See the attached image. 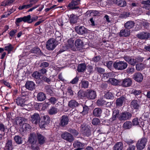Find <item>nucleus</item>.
Segmentation results:
<instances>
[{"label": "nucleus", "instance_id": "obj_59", "mask_svg": "<svg viewBox=\"0 0 150 150\" xmlns=\"http://www.w3.org/2000/svg\"><path fill=\"white\" fill-rule=\"evenodd\" d=\"M134 68L132 67H129L127 69V72L128 73H133L134 71Z\"/></svg>", "mask_w": 150, "mask_h": 150}, {"label": "nucleus", "instance_id": "obj_18", "mask_svg": "<svg viewBox=\"0 0 150 150\" xmlns=\"http://www.w3.org/2000/svg\"><path fill=\"white\" fill-rule=\"evenodd\" d=\"M37 136L38 142L39 144L42 145L45 143L46 139L44 136L40 133H38L37 134Z\"/></svg>", "mask_w": 150, "mask_h": 150}, {"label": "nucleus", "instance_id": "obj_33", "mask_svg": "<svg viewBox=\"0 0 150 150\" xmlns=\"http://www.w3.org/2000/svg\"><path fill=\"white\" fill-rule=\"evenodd\" d=\"M83 134L87 137L89 136L91 134L90 129L87 127H84L82 128Z\"/></svg>", "mask_w": 150, "mask_h": 150}, {"label": "nucleus", "instance_id": "obj_14", "mask_svg": "<svg viewBox=\"0 0 150 150\" xmlns=\"http://www.w3.org/2000/svg\"><path fill=\"white\" fill-rule=\"evenodd\" d=\"M150 34L147 32H142L138 34L137 37L142 40L147 39L150 38Z\"/></svg>", "mask_w": 150, "mask_h": 150}, {"label": "nucleus", "instance_id": "obj_49", "mask_svg": "<svg viewBox=\"0 0 150 150\" xmlns=\"http://www.w3.org/2000/svg\"><path fill=\"white\" fill-rule=\"evenodd\" d=\"M23 17V21L24 22H27L28 23H30V18H31V16L30 15L27 16H24Z\"/></svg>", "mask_w": 150, "mask_h": 150}, {"label": "nucleus", "instance_id": "obj_62", "mask_svg": "<svg viewBox=\"0 0 150 150\" xmlns=\"http://www.w3.org/2000/svg\"><path fill=\"white\" fill-rule=\"evenodd\" d=\"M79 80V78L77 77H76L74 78L71 81V83L72 84H76L78 82Z\"/></svg>", "mask_w": 150, "mask_h": 150}, {"label": "nucleus", "instance_id": "obj_3", "mask_svg": "<svg viewBox=\"0 0 150 150\" xmlns=\"http://www.w3.org/2000/svg\"><path fill=\"white\" fill-rule=\"evenodd\" d=\"M147 142V138L146 137H143L139 139L137 142L136 146L137 149L141 150L145 147Z\"/></svg>", "mask_w": 150, "mask_h": 150}, {"label": "nucleus", "instance_id": "obj_22", "mask_svg": "<svg viewBox=\"0 0 150 150\" xmlns=\"http://www.w3.org/2000/svg\"><path fill=\"white\" fill-rule=\"evenodd\" d=\"M80 104L77 102L76 100H72L70 101L69 102V106L72 108H74L78 107Z\"/></svg>", "mask_w": 150, "mask_h": 150}, {"label": "nucleus", "instance_id": "obj_13", "mask_svg": "<svg viewBox=\"0 0 150 150\" xmlns=\"http://www.w3.org/2000/svg\"><path fill=\"white\" fill-rule=\"evenodd\" d=\"M127 100L126 97L125 96H122L117 99L116 101V105L117 106L120 107L122 105L124 102Z\"/></svg>", "mask_w": 150, "mask_h": 150}, {"label": "nucleus", "instance_id": "obj_9", "mask_svg": "<svg viewBox=\"0 0 150 150\" xmlns=\"http://www.w3.org/2000/svg\"><path fill=\"white\" fill-rule=\"evenodd\" d=\"M120 85L123 87H128L131 86L132 83V80L129 78H125L120 82Z\"/></svg>", "mask_w": 150, "mask_h": 150}, {"label": "nucleus", "instance_id": "obj_54", "mask_svg": "<svg viewBox=\"0 0 150 150\" xmlns=\"http://www.w3.org/2000/svg\"><path fill=\"white\" fill-rule=\"evenodd\" d=\"M83 110L81 113L83 115H85L87 114L88 113V111L89 110V108L86 105L83 106Z\"/></svg>", "mask_w": 150, "mask_h": 150}, {"label": "nucleus", "instance_id": "obj_63", "mask_svg": "<svg viewBox=\"0 0 150 150\" xmlns=\"http://www.w3.org/2000/svg\"><path fill=\"white\" fill-rule=\"evenodd\" d=\"M112 64V61H109L106 63V66L109 69H111Z\"/></svg>", "mask_w": 150, "mask_h": 150}, {"label": "nucleus", "instance_id": "obj_53", "mask_svg": "<svg viewBox=\"0 0 150 150\" xmlns=\"http://www.w3.org/2000/svg\"><path fill=\"white\" fill-rule=\"evenodd\" d=\"M22 128L24 130H30L31 128V127L28 123H24L23 125Z\"/></svg>", "mask_w": 150, "mask_h": 150}, {"label": "nucleus", "instance_id": "obj_27", "mask_svg": "<svg viewBox=\"0 0 150 150\" xmlns=\"http://www.w3.org/2000/svg\"><path fill=\"white\" fill-rule=\"evenodd\" d=\"M130 33L129 31L127 29L121 30L120 32V36L127 37L128 36Z\"/></svg>", "mask_w": 150, "mask_h": 150}, {"label": "nucleus", "instance_id": "obj_48", "mask_svg": "<svg viewBox=\"0 0 150 150\" xmlns=\"http://www.w3.org/2000/svg\"><path fill=\"white\" fill-rule=\"evenodd\" d=\"M33 5V4L32 3H30V4L28 5H24L20 6L18 8L19 10H22L24 8L27 9L32 7Z\"/></svg>", "mask_w": 150, "mask_h": 150}, {"label": "nucleus", "instance_id": "obj_17", "mask_svg": "<svg viewBox=\"0 0 150 150\" xmlns=\"http://www.w3.org/2000/svg\"><path fill=\"white\" fill-rule=\"evenodd\" d=\"M35 85L34 83L31 81H27L25 85L26 88L30 91L33 90L35 89Z\"/></svg>", "mask_w": 150, "mask_h": 150}, {"label": "nucleus", "instance_id": "obj_16", "mask_svg": "<svg viewBox=\"0 0 150 150\" xmlns=\"http://www.w3.org/2000/svg\"><path fill=\"white\" fill-rule=\"evenodd\" d=\"M124 59L129 64L132 65H134L136 63V59L132 58L131 57L126 56L124 57Z\"/></svg>", "mask_w": 150, "mask_h": 150}, {"label": "nucleus", "instance_id": "obj_8", "mask_svg": "<svg viewBox=\"0 0 150 150\" xmlns=\"http://www.w3.org/2000/svg\"><path fill=\"white\" fill-rule=\"evenodd\" d=\"M132 116V115L130 113L125 112L120 114L119 119L121 121H125L129 119Z\"/></svg>", "mask_w": 150, "mask_h": 150}, {"label": "nucleus", "instance_id": "obj_40", "mask_svg": "<svg viewBox=\"0 0 150 150\" xmlns=\"http://www.w3.org/2000/svg\"><path fill=\"white\" fill-rule=\"evenodd\" d=\"M5 130V128L3 125L0 124V140L1 139L2 137L4 134Z\"/></svg>", "mask_w": 150, "mask_h": 150}, {"label": "nucleus", "instance_id": "obj_52", "mask_svg": "<svg viewBox=\"0 0 150 150\" xmlns=\"http://www.w3.org/2000/svg\"><path fill=\"white\" fill-rule=\"evenodd\" d=\"M100 120L99 119L97 118H94L92 122V124L95 125H99L100 124Z\"/></svg>", "mask_w": 150, "mask_h": 150}, {"label": "nucleus", "instance_id": "obj_42", "mask_svg": "<svg viewBox=\"0 0 150 150\" xmlns=\"http://www.w3.org/2000/svg\"><path fill=\"white\" fill-rule=\"evenodd\" d=\"M104 97L107 99H113L114 98V95L112 93L108 92L105 94Z\"/></svg>", "mask_w": 150, "mask_h": 150}, {"label": "nucleus", "instance_id": "obj_64", "mask_svg": "<svg viewBox=\"0 0 150 150\" xmlns=\"http://www.w3.org/2000/svg\"><path fill=\"white\" fill-rule=\"evenodd\" d=\"M67 90L68 93H69L70 95L73 96L74 95L73 91L72 90L71 87H68Z\"/></svg>", "mask_w": 150, "mask_h": 150}, {"label": "nucleus", "instance_id": "obj_45", "mask_svg": "<svg viewBox=\"0 0 150 150\" xmlns=\"http://www.w3.org/2000/svg\"><path fill=\"white\" fill-rule=\"evenodd\" d=\"M45 123V124H47V125L50 123V119L49 117L47 115L44 116H43V118L41 119Z\"/></svg>", "mask_w": 150, "mask_h": 150}, {"label": "nucleus", "instance_id": "obj_34", "mask_svg": "<svg viewBox=\"0 0 150 150\" xmlns=\"http://www.w3.org/2000/svg\"><path fill=\"white\" fill-rule=\"evenodd\" d=\"M119 115V111L118 110H115L112 113V117L111 118L112 121L115 120L118 117Z\"/></svg>", "mask_w": 150, "mask_h": 150}, {"label": "nucleus", "instance_id": "obj_37", "mask_svg": "<svg viewBox=\"0 0 150 150\" xmlns=\"http://www.w3.org/2000/svg\"><path fill=\"white\" fill-rule=\"evenodd\" d=\"M95 71L98 74H103L105 72V69L103 68L96 67L95 68Z\"/></svg>", "mask_w": 150, "mask_h": 150}, {"label": "nucleus", "instance_id": "obj_32", "mask_svg": "<svg viewBox=\"0 0 150 150\" xmlns=\"http://www.w3.org/2000/svg\"><path fill=\"white\" fill-rule=\"evenodd\" d=\"M131 106L134 109H138L139 105L138 103V101L136 100H133L131 103Z\"/></svg>", "mask_w": 150, "mask_h": 150}, {"label": "nucleus", "instance_id": "obj_35", "mask_svg": "<svg viewBox=\"0 0 150 150\" xmlns=\"http://www.w3.org/2000/svg\"><path fill=\"white\" fill-rule=\"evenodd\" d=\"M108 81L110 83L113 85L116 86L117 85H120V81L115 79L113 78H110Z\"/></svg>", "mask_w": 150, "mask_h": 150}, {"label": "nucleus", "instance_id": "obj_46", "mask_svg": "<svg viewBox=\"0 0 150 150\" xmlns=\"http://www.w3.org/2000/svg\"><path fill=\"white\" fill-rule=\"evenodd\" d=\"M81 86L84 88H87L88 86V82L87 81H83L81 82Z\"/></svg>", "mask_w": 150, "mask_h": 150}, {"label": "nucleus", "instance_id": "obj_12", "mask_svg": "<svg viewBox=\"0 0 150 150\" xmlns=\"http://www.w3.org/2000/svg\"><path fill=\"white\" fill-rule=\"evenodd\" d=\"M69 121V119L67 116L66 115L62 116L60 119L59 125L62 127L67 125Z\"/></svg>", "mask_w": 150, "mask_h": 150}, {"label": "nucleus", "instance_id": "obj_41", "mask_svg": "<svg viewBox=\"0 0 150 150\" xmlns=\"http://www.w3.org/2000/svg\"><path fill=\"white\" fill-rule=\"evenodd\" d=\"M14 139L17 144H21L22 143V138L19 136H16L14 138Z\"/></svg>", "mask_w": 150, "mask_h": 150}, {"label": "nucleus", "instance_id": "obj_31", "mask_svg": "<svg viewBox=\"0 0 150 150\" xmlns=\"http://www.w3.org/2000/svg\"><path fill=\"white\" fill-rule=\"evenodd\" d=\"M123 126L125 129H129L132 127V124L131 121H127L124 123Z\"/></svg>", "mask_w": 150, "mask_h": 150}, {"label": "nucleus", "instance_id": "obj_4", "mask_svg": "<svg viewBox=\"0 0 150 150\" xmlns=\"http://www.w3.org/2000/svg\"><path fill=\"white\" fill-rule=\"evenodd\" d=\"M57 45L55 39L53 38L49 39L46 43V48L49 50H53Z\"/></svg>", "mask_w": 150, "mask_h": 150}, {"label": "nucleus", "instance_id": "obj_36", "mask_svg": "<svg viewBox=\"0 0 150 150\" xmlns=\"http://www.w3.org/2000/svg\"><path fill=\"white\" fill-rule=\"evenodd\" d=\"M134 23L133 21H129L127 22L125 25V27L127 29H129L133 27L134 25Z\"/></svg>", "mask_w": 150, "mask_h": 150}, {"label": "nucleus", "instance_id": "obj_24", "mask_svg": "<svg viewBox=\"0 0 150 150\" xmlns=\"http://www.w3.org/2000/svg\"><path fill=\"white\" fill-rule=\"evenodd\" d=\"M38 100L40 101L44 100L46 98V96L45 94L42 92L39 93L37 95Z\"/></svg>", "mask_w": 150, "mask_h": 150}, {"label": "nucleus", "instance_id": "obj_28", "mask_svg": "<svg viewBox=\"0 0 150 150\" xmlns=\"http://www.w3.org/2000/svg\"><path fill=\"white\" fill-rule=\"evenodd\" d=\"M86 68V66L85 64H81L78 66L77 71L79 72H83L85 70Z\"/></svg>", "mask_w": 150, "mask_h": 150}, {"label": "nucleus", "instance_id": "obj_57", "mask_svg": "<svg viewBox=\"0 0 150 150\" xmlns=\"http://www.w3.org/2000/svg\"><path fill=\"white\" fill-rule=\"evenodd\" d=\"M49 63L47 62H41L40 65V67H46L49 66Z\"/></svg>", "mask_w": 150, "mask_h": 150}, {"label": "nucleus", "instance_id": "obj_47", "mask_svg": "<svg viewBox=\"0 0 150 150\" xmlns=\"http://www.w3.org/2000/svg\"><path fill=\"white\" fill-rule=\"evenodd\" d=\"M75 45L77 47H81L83 45V42L80 39H78L76 40Z\"/></svg>", "mask_w": 150, "mask_h": 150}, {"label": "nucleus", "instance_id": "obj_15", "mask_svg": "<svg viewBox=\"0 0 150 150\" xmlns=\"http://www.w3.org/2000/svg\"><path fill=\"white\" fill-rule=\"evenodd\" d=\"M134 79L136 81L140 82L143 80V77L142 74L140 73H135L133 76Z\"/></svg>", "mask_w": 150, "mask_h": 150}, {"label": "nucleus", "instance_id": "obj_39", "mask_svg": "<svg viewBox=\"0 0 150 150\" xmlns=\"http://www.w3.org/2000/svg\"><path fill=\"white\" fill-rule=\"evenodd\" d=\"M31 52L33 53L36 54H39L41 52L40 48L38 47H34L30 51Z\"/></svg>", "mask_w": 150, "mask_h": 150}, {"label": "nucleus", "instance_id": "obj_38", "mask_svg": "<svg viewBox=\"0 0 150 150\" xmlns=\"http://www.w3.org/2000/svg\"><path fill=\"white\" fill-rule=\"evenodd\" d=\"M97 104L99 106H102L105 105H106L107 102L103 99L98 100L97 101Z\"/></svg>", "mask_w": 150, "mask_h": 150}, {"label": "nucleus", "instance_id": "obj_25", "mask_svg": "<svg viewBox=\"0 0 150 150\" xmlns=\"http://www.w3.org/2000/svg\"><path fill=\"white\" fill-rule=\"evenodd\" d=\"M74 45V40L72 38L69 39L67 41V45L66 46L67 49L71 48L73 47Z\"/></svg>", "mask_w": 150, "mask_h": 150}, {"label": "nucleus", "instance_id": "obj_7", "mask_svg": "<svg viewBox=\"0 0 150 150\" xmlns=\"http://www.w3.org/2000/svg\"><path fill=\"white\" fill-rule=\"evenodd\" d=\"M40 116L38 113H34L31 115L30 120L33 124L35 125L38 124L40 122Z\"/></svg>", "mask_w": 150, "mask_h": 150}, {"label": "nucleus", "instance_id": "obj_1", "mask_svg": "<svg viewBox=\"0 0 150 150\" xmlns=\"http://www.w3.org/2000/svg\"><path fill=\"white\" fill-rule=\"evenodd\" d=\"M37 137L34 133H30L28 137V142L31 144V147L34 150H39V147L37 143Z\"/></svg>", "mask_w": 150, "mask_h": 150}, {"label": "nucleus", "instance_id": "obj_6", "mask_svg": "<svg viewBox=\"0 0 150 150\" xmlns=\"http://www.w3.org/2000/svg\"><path fill=\"white\" fill-rule=\"evenodd\" d=\"M80 0H72L67 6L69 10H75L78 9L79 7L77 6L80 3Z\"/></svg>", "mask_w": 150, "mask_h": 150}, {"label": "nucleus", "instance_id": "obj_2", "mask_svg": "<svg viewBox=\"0 0 150 150\" xmlns=\"http://www.w3.org/2000/svg\"><path fill=\"white\" fill-rule=\"evenodd\" d=\"M127 64L124 61L115 62L113 64L114 67L117 70H122L125 69L127 66Z\"/></svg>", "mask_w": 150, "mask_h": 150}, {"label": "nucleus", "instance_id": "obj_44", "mask_svg": "<svg viewBox=\"0 0 150 150\" xmlns=\"http://www.w3.org/2000/svg\"><path fill=\"white\" fill-rule=\"evenodd\" d=\"M45 123V124H47V125L50 123V119L49 117L47 115L44 116H43V118L41 119Z\"/></svg>", "mask_w": 150, "mask_h": 150}, {"label": "nucleus", "instance_id": "obj_11", "mask_svg": "<svg viewBox=\"0 0 150 150\" xmlns=\"http://www.w3.org/2000/svg\"><path fill=\"white\" fill-rule=\"evenodd\" d=\"M26 98V97L24 96L18 97L16 101L17 105L23 107L26 105L25 102Z\"/></svg>", "mask_w": 150, "mask_h": 150}, {"label": "nucleus", "instance_id": "obj_20", "mask_svg": "<svg viewBox=\"0 0 150 150\" xmlns=\"http://www.w3.org/2000/svg\"><path fill=\"white\" fill-rule=\"evenodd\" d=\"M113 3L120 7H124L126 6V2L125 0H113Z\"/></svg>", "mask_w": 150, "mask_h": 150}, {"label": "nucleus", "instance_id": "obj_58", "mask_svg": "<svg viewBox=\"0 0 150 150\" xmlns=\"http://www.w3.org/2000/svg\"><path fill=\"white\" fill-rule=\"evenodd\" d=\"M132 122L133 125H139V122L137 118H134L132 120Z\"/></svg>", "mask_w": 150, "mask_h": 150}, {"label": "nucleus", "instance_id": "obj_26", "mask_svg": "<svg viewBox=\"0 0 150 150\" xmlns=\"http://www.w3.org/2000/svg\"><path fill=\"white\" fill-rule=\"evenodd\" d=\"M73 145L74 148H83L85 146L84 143H82L78 141H75L73 144Z\"/></svg>", "mask_w": 150, "mask_h": 150}, {"label": "nucleus", "instance_id": "obj_43", "mask_svg": "<svg viewBox=\"0 0 150 150\" xmlns=\"http://www.w3.org/2000/svg\"><path fill=\"white\" fill-rule=\"evenodd\" d=\"M145 67L144 64L142 63L138 64L136 65V69L138 71L143 70Z\"/></svg>", "mask_w": 150, "mask_h": 150}, {"label": "nucleus", "instance_id": "obj_56", "mask_svg": "<svg viewBox=\"0 0 150 150\" xmlns=\"http://www.w3.org/2000/svg\"><path fill=\"white\" fill-rule=\"evenodd\" d=\"M38 123L40 127L42 129L45 128L46 126L47 125V124H45V123L44 122L42 121V120H41V121H40Z\"/></svg>", "mask_w": 150, "mask_h": 150}, {"label": "nucleus", "instance_id": "obj_23", "mask_svg": "<svg viewBox=\"0 0 150 150\" xmlns=\"http://www.w3.org/2000/svg\"><path fill=\"white\" fill-rule=\"evenodd\" d=\"M56 39H55V42L57 45L60 43L61 40L62 35L58 31L56 32L55 33Z\"/></svg>", "mask_w": 150, "mask_h": 150}, {"label": "nucleus", "instance_id": "obj_19", "mask_svg": "<svg viewBox=\"0 0 150 150\" xmlns=\"http://www.w3.org/2000/svg\"><path fill=\"white\" fill-rule=\"evenodd\" d=\"M75 30L77 33L81 35L85 33L86 31L85 28L83 26H78L76 27Z\"/></svg>", "mask_w": 150, "mask_h": 150}, {"label": "nucleus", "instance_id": "obj_60", "mask_svg": "<svg viewBox=\"0 0 150 150\" xmlns=\"http://www.w3.org/2000/svg\"><path fill=\"white\" fill-rule=\"evenodd\" d=\"M49 100L51 103L54 104L56 103L57 102V99L56 98L54 97H51Z\"/></svg>", "mask_w": 150, "mask_h": 150}, {"label": "nucleus", "instance_id": "obj_29", "mask_svg": "<svg viewBox=\"0 0 150 150\" xmlns=\"http://www.w3.org/2000/svg\"><path fill=\"white\" fill-rule=\"evenodd\" d=\"M69 19L71 24H74L77 22V17L75 15L72 14L70 16Z\"/></svg>", "mask_w": 150, "mask_h": 150}, {"label": "nucleus", "instance_id": "obj_55", "mask_svg": "<svg viewBox=\"0 0 150 150\" xmlns=\"http://www.w3.org/2000/svg\"><path fill=\"white\" fill-rule=\"evenodd\" d=\"M68 131L72 134L74 136H76L79 134V132L74 129H70L68 130Z\"/></svg>", "mask_w": 150, "mask_h": 150}, {"label": "nucleus", "instance_id": "obj_10", "mask_svg": "<svg viewBox=\"0 0 150 150\" xmlns=\"http://www.w3.org/2000/svg\"><path fill=\"white\" fill-rule=\"evenodd\" d=\"M84 94L86 97L89 99H94L96 97V93L93 90L91 89L88 90L85 92Z\"/></svg>", "mask_w": 150, "mask_h": 150}, {"label": "nucleus", "instance_id": "obj_5", "mask_svg": "<svg viewBox=\"0 0 150 150\" xmlns=\"http://www.w3.org/2000/svg\"><path fill=\"white\" fill-rule=\"evenodd\" d=\"M61 136L64 139L70 143L73 142L74 140L73 135L67 132L62 133Z\"/></svg>", "mask_w": 150, "mask_h": 150}, {"label": "nucleus", "instance_id": "obj_21", "mask_svg": "<svg viewBox=\"0 0 150 150\" xmlns=\"http://www.w3.org/2000/svg\"><path fill=\"white\" fill-rule=\"evenodd\" d=\"M123 144L121 142H117L114 146L113 150H122Z\"/></svg>", "mask_w": 150, "mask_h": 150}, {"label": "nucleus", "instance_id": "obj_61", "mask_svg": "<svg viewBox=\"0 0 150 150\" xmlns=\"http://www.w3.org/2000/svg\"><path fill=\"white\" fill-rule=\"evenodd\" d=\"M9 3V0H5L1 4L2 6H6L8 5Z\"/></svg>", "mask_w": 150, "mask_h": 150}, {"label": "nucleus", "instance_id": "obj_50", "mask_svg": "<svg viewBox=\"0 0 150 150\" xmlns=\"http://www.w3.org/2000/svg\"><path fill=\"white\" fill-rule=\"evenodd\" d=\"M57 111V108L52 107L49 110V113L51 115H53L56 113Z\"/></svg>", "mask_w": 150, "mask_h": 150}, {"label": "nucleus", "instance_id": "obj_51", "mask_svg": "<svg viewBox=\"0 0 150 150\" xmlns=\"http://www.w3.org/2000/svg\"><path fill=\"white\" fill-rule=\"evenodd\" d=\"M41 76V75L40 73L37 71L34 72L32 74L33 77L36 79L40 78Z\"/></svg>", "mask_w": 150, "mask_h": 150}, {"label": "nucleus", "instance_id": "obj_30", "mask_svg": "<svg viewBox=\"0 0 150 150\" xmlns=\"http://www.w3.org/2000/svg\"><path fill=\"white\" fill-rule=\"evenodd\" d=\"M102 113L101 109L99 108H96L93 111V114L95 116L98 117L100 116Z\"/></svg>", "mask_w": 150, "mask_h": 150}]
</instances>
